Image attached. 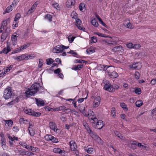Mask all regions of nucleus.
<instances>
[{
    "mask_svg": "<svg viewBox=\"0 0 156 156\" xmlns=\"http://www.w3.org/2000/svg\"><path fill=\"white\" fill-rule=\"evenodd\" d=\"M110 70H108L107 72L108 76L112 78H115L117 77L118 76V74L115 71H113L111 72L109 71Z\"/></svg>",
    "mask_w": 156,
    "mask_h": 156,
    "instance_id": "14",
    "label": "nucleus"
},
{
    "mask_svg": "<svg viewBox=\"0 0 156 156\" xmlns=\"http://www.w3.org/2000/svg\"><path fill=\"white\" fill-rule=\"evenodd\" d=\"M37 2H35L32 6L31 8L28 10L27 12L28 14H30L34 12L36 9V7L38 4Z\"/></svg>",
    "mask_w": 156,
    "mask_h": 156,
    "instance_id": "17",
    "label": "nucleus"
},
{
    "mask_svg": "<svg viewBox=\"0 0 156 156\" xmlns=\"http://www.w3.org/2000/svg\"><path fill=\"white\" fill-rule=\"evenodd\" d=\"M44 87L41 86L39 83H35L33 84L31 87L27 89L25 93V95L27 97H30L33 96L38 91L40 92L43 91Z\"/></svg>",
    "mask_w": 156,
    "mask_h": 156,
    "instance_id": "2",
    "label": "nucleus"
},
{
    "mask_svg": "<svg viewBox=\"0 0 156 156\" xmlns=\"http://www.w3.org/2000/svg\"><path fill=\"white\" fill-rule=\"evenodd\" d=\"M69 144L71 150L73 151H75L77 146L75 141L73 140H71L69 142Z\"/></svg>",
    "mask_w": 156,
    "mask_h": 156,
    "instance_id": "13",
    "label": "nucleus"
},
{
    "mask_svg": "<svg viewBox=\"0 0 156 156\" xmlns=\"http://www.w3.org/2000/svg\"><path fill=\"white\" fill-rule=\"evenodd\" d=\"M134 92L136 94H140L141 93V90L140 88H136L135 89Z\"/></svg>",
    "mask_w": 156,
    "mask_h": 156,
    "instance_id": "41",
    "label": "nucleus"
},
{
    "mask_svg": "<svg viewBox=\"0 0 156 156\" xmlns=\"http://www.w3.org/2000/svg\"><path fill=\"white\" fill-rule=\"evenodd\" d=\"M87 116L90 121L93 123H95L98 121L96 116L94 112L91 110H89L88 112Z\"/></svg>",
    "mask_w": 156,
    "mask_h": 156,
    "instance_id": "4",
    "label": "nucleus"
},
{
    "mask_svg": "<svg viewBox=\"0 0 156 156\" xmlns=\"http://www.w3.org/2000/svg\"><path fill=\"white\" fill-rule=\"evenodd\" d=\"M9 71V69H8L7 67L4 68V72H2L0 73V77H2L4 74H5Z\"/></svg>",
    "mask_w": 156,
    "mask_h": 156,
    "instance_id": "28",
    "label": "nucleus"
},
{
    "mask_svg": "<svg viewBox=\"0 0 156 156\" xmlns=\"http://www.w3.org/2000/svg\"><path fill=\"white\" fill-rule=\"evenodd\" d=\"M35 57V55L34 54H30L27 55V60L34 58Z\"/></svg>",
    "mask_w": 156,
    "mask_h": 156,
    "instance_id": "33",
    "label": "nucleus"
},
{
    "mask_svg": "<svg viewBox=\"0 0 156 156\" xmlns=\"http://www.w3.org/2000/svg\"><path fill=\"white\" fill-rule=\"evenodd\" d=\"M69 48V46H65L62 44L57 45L53 48L52 52L56 53H62L65 49L68 48Z\"/></svg>",
    "mask_w": 156,
    "mask_h": 156,
    "instance_id": "3",
    "label": "nucleus"
},
{
    "mask_svg": "<svg viewBox=\"0 0 156 156\" xmlns=\"http://www.w3.org/2000/svg\"><path fill=\"white\" fill-rule=\"evenodd\" d=\"M83 124L84 126L86 129L87 130V132L88 133H90L91 130L88 124L86 123V121L83 122Z\"/></svg>",
    "mask_w": 156,
    "mask_h": 156,
    "instance_id": "21",
    "label": "nucleus"
},
{
    "mask_svg": "<svg viewBox=\"0 0 156 156\" xmlns=\"http://www.w3.org/2000/svg\"><path fill=\"white\" fill-rule=\"evenodd\" d=\"M121 48L122 47L121 46H116L114 47L112 49V50L114 52H117L120 51Z\"/></svg>",
    "mask_w": 156,
    "mask_h": 156,
    "instance_id": "31",
    "label": "nucleus"
},
{
    "mask_svg": "<svg viewBox=\"0 0 156 156\" xmlns=\"http://www.w3.org/2000/svg\"><path fill=\"white\" fill-rule=\"evenodd\" d=\"M28 131L30 135L31 136H34L35 134V131L33 130H31L30 127H28Z\"/></svg>",
    "mask_w": 156,
    "mask_h": 156,
    "instance_id": "42",
    "label": "nucleus"
},
{
    "mask_svg": "<svg viewBox=\"0 0 156 156\" xmlns=\"http://www.w3.org/2000/svg\"><path fill=\"white\" fill-rule=\"evenodd\" d=\"M135 78L137 79H138L140 78V74L139 72H136L135 73Z\"/></svg>",
    "mask_w": 156,
    "mask_h": 156,
    "instance_id": "59",
    "label": "nucleus"
},
{
    "mask_svg": "<svg viewBox=\"0 0 156 156\" xmlns=\"http://www.w3.org/2000/svg\"><path fill=\"white\" fill-rule=\"evenodd\" d=\"M66 107L64 105L58 107L56 109L57 111H62Z\"/></svg>",
    "mask_w": 156,
    "mask_h": 156,
    "instance_id": "52",
    "label": "nucleus"
},
{
    "mask_svg": "<svg viewBox=\"0 0 156 156\" xmlns=\"http://www.w3.org/2000/svg\"><path fill=\"white\" fill-rule=\"evenodd\" d=\"M115 109L114 107H113L112 108L111 113L113 116H115Z\"/></svg>",
    "mask_w": 156,
    "mask_h": 156,
    "instance_id": "57",
    "label": "nucleus"
},
{
    "mask_svg": "<svg viewBox=\"0 0 156 156\" xmlns=\"http://www.w3.org/2000/svg\"><path fill=\"white\" fill-rule=\"evenodd\" d=\"M88 133L91 137L95 140H96L97 138L98 137V136L96 135L95 133L93 132L92 130L90 133Z\"/></svg>",
    "mask_w": 156,
    "mask_h": 156,
    "instance_id": "23",
    "label": "nucleus"
},
{
    "mask_svg": "<svg viewBox=\"0 0 156 156\" xmlns=\"http://www.w3.org/2000/svg\"><path fill=\"white\" fill-rule=\"evenodd\" d=\"M80 10L83 12L86 10L85 5L84 3H80L79 6Z\"/></svg>",
    "mask_w": 156,
    "mask_h": 156,
    "instance_id": "24",
    "label": "nucleus"
},
{
    "mask_svg": "<svg viewBox=\"0 0 156 156\" xmlns=\"http://www.w3.org/2000/svg\"><path fill=\"white\" fill-rule=\"evenodd\" d=\"M120 106L124 110L127 111L128 110V108L127 107L126 105L124 103H122L120 104Z\"/></svg>",
    "mask_w": 156,
    "mask_h": 156,
    "instance_id": "38",
    "label": "nucleus"
},
{
    "mask_svg": "<svg viewBox=\"0 0 156 156\" xmlns=\"http://www.w3.org/2000/svg\"><path fill=\"white\" fill-rule=\"evenodd\" d=\"M75 37L72 36L71 35L69 36L68 37V39L69 42L70 43L73 42Z\"/></svg>",
    "mask_w": 156,
    "mask_h": 156,
    "instance_id": "35",
    "label": "nucleus"
},
{
    "mask_svg": "<svg viewBox=\"0 0 156 156\" xmlns=\"http://www.w3.org/2000/svg\"><path fill=\"white\" fill-rule=\"evenodd\" d=\"M124 25L127 28L132 29L133 28L132 24L131 23L129 20H126L124 22Z\"/></svg>",
    "mask_w": 156,
    "mask_h": 156,
    "instance_id": "16",
    "label": "nucleus"
},
{
    "mask_svg": "<svg viewBox=\"0 0 156 156\" xmlns=\"http://www.w3.org/2000/svg\"><path fill=\"white\" fill-rule=\"evenodd\" d=\"M86 62V61L84 60L81 59H76L75 61V62L77 63H84Z\"/></svg>",
    "mask_w": 156,
    "mask_h": 156,
    "instance_id": "54",
    "label": "nucleus"
},
{
    "mask_svg": "<svg viewBox=\"0 0 156 156\" xmlns=\"http://www.w3.org/2000/svg\"><path fill=\"white\" fill-rule=\"evenodd\" d=\"M71 16H72V18L75 19V20L76 19H78L77 17V14L75 12H72L71 14Z\"/></svg>",
    "mask_w": 156,
    "mask_h": 156,
    "instance_id": "49",
    "label": "nucleus"
},
{
    "mask_svg": "<svg viewBox=\"0 0 156 156\" xmlns=\"http://www.w3.org/2000/svg\"><path fill=\"white\" fill-rule=\"evenodd\" d=\"M66 5L68 8H71L72 6L74 5L75 4L74 0H68L66 2Z\"/></svg>",
    "mask_w": 156,
    "mask_h": 156,
    "instance_id": "18",
    "label": "nucleus"
},
{
    "mask_svg": "<svg viewBox=\"0 0 156 156\" xmlns=\"http://www.w3.org/2000/svg\"><path fill=\"white\" fill-rule=\"evenodd\" d=\"M83 67V65H78L77 66H74L72 69L73 70H79L82 69Z\"/></svg>",
    "mask_w": 156,
    "mask_h": 156,
    "instance_id": "20",
    "label": "nucleus"
},
{
    "mask_svg": "<svg viewBox=\"0 0 156 156\" xmlns=\"http://www.w3.org/2000/svg\"><path fill=\"white\" fill-rule=\"evenodd\" d=\"M131 144L132 145H136V146H137L138 147H141V146H142L141 143H138L136 141H132L131 142Z\"/></svg>",
    "mask_w": 156,
    "mask_h": 156,
    "instance_id": "36",
    "label": "nucleus"
},
{
    "mask_svg": "<svg viewBox=\"0 0 156 156\" xmlns=\"http://www.w3.org/2000/svg\"><path fill=\"white\" fill-rule=\"evenodd\" d=\"M19 144L25 148H26L27 147V144L25 142H20L19 143Z\"/></svg>",
    "mask_w": 156,
    "mask_h": 156,
    "instance_id": "60",
    "label": "nucleus"
},
{
    "mask_svg": "<svg viewBox=\"0 0 156 156\" xmlns=\"http://www.w3.org/2000/svg\"><path fill=\"white\" fill-rule=\"evenodd\" d=\"M105 41L106 43L109 44H116L115 41H112L111 40H106Z\"/></svg>",
    "mask_w": 156,
    "mask_h": 156,
    "instance_id": "44",
    "label": "nucleus"
},
{
    "mask_svg": "<svg viewBox=\"0 0 156 156\" xmlns=\"http://www.w3.org/2000/svg\"><path fill=\"white\" fill-rule=\"evenodd\" d=\"M87 98V97L85 98H80L78 99L77 101L79 103H81L84 101V99H86Z\"/></svg>",
    "mask_w": 156,
    "mask_h": 156,
    "instance_id": "63",
    "label": "nucleus"
},
{
    "mask_svg": "<svg viewBox=\"0 0 156 156\" xmlns=\"http://www.w3.org/2000/svg\"><path fill=\"white\" fill-rule=\"evenodd\" d=\"M7 135L8 138L10 140L9 141V143L10 144L12 145L13 144V142L14 140L13 137H12L9 134H7Z\"/></svg>",
    "mask_w": 156,
    "mask_h": 156,
    "instance_id": "32",
    "label": "nucleus"
},
{
    "mask_svg": "<svg viewBox=\"0 0 156 156\" xmlns=\"http://www.w3.org/2000/svg\"><path fill=\"white\" fill-rule=\"evenodd\" d=\"M45 139L48 141H51L54 143H57L58 140L56 139L55 137L51 135H46L44 136Z\"/></svg>",
    "mask_w": 156,
    "mask_h": 156,
    "instance_id": "8",
    "label": "nucleus"
},
{
    "mask_svg": "<svg viewBox=\"0 0 156 156\" xmlns=\"http://www.w3.org/2000/svg\"><path fill=\"white\" fill-rule=\"evenodd\" d=\"M141 47V46L140 44H136L133 45V48L135 49H139Z\"/></svg>",
    "mask_w": 156,
    "mask_h": 156,
    "instance_id": "62",
    "label": "nucleus"
},
{
    "mask_svg": "<svg viewBox=\"0 0 156 156\" xmlns=\"http://www.w3.org/2000/svg\"><path fill=\"white\" fill-rule=\"evenodd\" d=\"M43 61L42 59H40L39 60V64L38 65L39 68H41L43 64Z\"/></svg>",
    "mask_w": 156,
    "mask_h": 156,
    "instance_id": "53",
    "label": "nucleus"
},
{
    "mask_svg": "<svg viewBox=\"0 0 156 156\" xmlns=\"http://www.w3.org/2000/svg\"><path fill=\"white\" fill-rule=\"evenodd\" d=\"M53 151L54 152L59 154H62L63 153V151L58 148H55L53 149Z\"/></svg>",
    "mask_w": 156,
    "mask_h": 156,
    "instance_id": "25",
    "label": "nucleus"
},
{
    "mask_svg": "<svg viewBox=\"0 0 156 156\" xmlns=\"http://www.w3.org/2000/svg\"><path fill=\"white\" fill-rule=\"evenodd\" d=\"M21 17V15L20 14L17 13V14L15 16V17L14 18V21H17Z\"/></svg>",
    "mask_w": 156,
    "mask_h": 156,
    "instance_id": "51",
    "label": "nucleus"
},
{
    "mask_svg": "<svg viewBox=\"0 0 156 156\" xmlns=\"http://www.w3.org/2000/svg\"><path fill=\"white\" fill-rule=\"evenodd\" d=\"M138 63H133L132 65L130 66V67L132 68H133L134 69H138Z\"/></svg>",
    "mask_w": 156,
    "mask_h": 156,
    "instance_id": "40",
    "label": "nucleus"
},
{
    "mask_svg": "<svg viewBox=\"0 0 156 156\" xmlns=\"http://www.w3.org/2000/svg\"><path fill=\"white\" fill-rule=\"evenodd\" d=\"M46 64L48 65H50L52 64L54 61L51 58H48L46 60Z\"/></svg>",
    "mask_w": 156,
    "mask_h": 156,
    "instance_id": "39",
    "label": "nucleus"
},
{
    "mask_svg": "<svg viewBox=\"0 0 156 156\" xmlns=\"http://www.w3.org/2000/svg\"><path fill=\"white\" fill-rule=\"evenodd\" d=\"M19 2V0H14L11 5H12V6L13 7H15Z\"/></svg>",
    "mask_w": 156,
    "mask_h": 156,
    "instance_id": "48",
    "label": "nucleus"
},
{
    "mask_svg": "<svg viewBox=\"0 0 156 156\" xmlns=\"http://www.w3.org/2000/svg\"><path fill=\"white\" fill-rule=\"evenodd\" d=\"M96 34H97L99 36L102 37H108V36H107L105 34L101 33H96Z\"/></svg>",
    "mask_w": 156,
    "mask_h": 156,
    "instance_id": "50",
    "label": "nucleus"
},
{
    "mask_svg": "<svg viewBox=\"0 0 156 156\" xmlns=\"http://www.w3.org/2000/svg\"><path fill=\"white\" fill-rule=\"evenodd\" d=\"M44 18L50 22H51L52 20V17L50 14L46 15L45 16Z\"/></svg>",
    "mask_w": 156,
    "mask_h": 156,
    "instance_id": "26",
    "label": "nucleus"
},
{
    "mask_svg": "<svg viewBox=\"0 0 156 156\" xmlns=\"http://www.w3.org/2000/svg\"><path fill=\"white\" fill-rule=\"evenodd\" d=\"M105 84V89L107 91L112 92L114 91V88L113 86L109 82L106 80H104Z\"/></svg>",
    "mask_w": 156,
    "mask_h": 156,
    "instance_id": "5",
    "label": "nucleus"
},
{
    "mask_svg": "<svg viewBox=\"0 0 156 156\" xmlns=\"http://www.w3.org/2000/svg\"><path fill=\"white\" fill-rule=\"evenodd\" d=\"M97 142L100 144H103V141L98 136L97 139L96 140Z\"/></svg>",
    "mask_w": 156,
    "mask_h": 156,
    "instance_id": "56",
    "label": "nucleus"
},
{
    "mask_svg": "<svg viewBox=\"0 0 156 156\" xmlns=\"http://www.w3.org/2000/svg\"><path fill=\"white\" fill-rule=\"evenodd\" d=\"M11 51L10 48L9 46H7L5 48L3 49L0 51V54L4 53L6 54Z\"/></svg>",
    "mask_w": 156,
    "mask_h": 156,
    "instance_id": "19",
    "label": "nucleus"
},
{
    "mask_svg": "<svg viewBox=\"0 0 156 156\" xmlns=\"http://www.w3.org/2000/svg\"><path fill=\"white\" fill-rule=\"evenodd\" d=\"M30 45V44L29 43H27L20 47V49L21 50H22V51H23L27 48V47L29 46Z\"/></svg>",
    "mask_w": 156,
    "mask_h": 156,
    "instance_id": "37",
    "label": "nucleus"
},
{
    "mask_svg": "<svg viewBox=\"0 0 156 156\" xmlns=\"http://www.w3.org/2000/svg\"><path fill=\"white\" fill-rule=\"evenodd\" d=\"M4 121L6 123L8 124V126L11 127L13 123V122L12 120H4Z\"/></svg>",
    "mask_w": 156,
    "mask_h": 156,
    "instance_id": "34",
    "label": "nucleus"
},
{
    "mask_svg": "<svg viewBox=\"0 0 156 156\" xmlns=\"http://www.w3.org/2000/svg\"><path fill=\"white\" fill-rule=\"evenodd\" d=\"M11 40L12 44L14 45L16 44V35H13L11 37Z\"/></svg>",
    "mask_w": 156,
    "mask_h": 156,
    "instance_id": "27",
    "label": "nucleus"
},
{
    "mask_svg": "<svg viewBox=\"0 0 156 156\" xmlns=\"http://www.w3.org/2000/svg\"><path fill=\"white\" fill-rule=\"evenodd\" d=\"M81 21L79 19H77L76 20V25L77 28L80 30L85 31V28L81 25Z\"/></svg>",
    "mask_w": 156,
    "mask_h": 156,
    "instance_id": "10",
    "label": "nucleus"
},
{
    "mask_svg": "<svg viewBox=\"0 0 156 156\" xmlns=\"http://www.w3.org/2000/svg\"><path fill=\"white\" fill-rule=\"evenodd\" d=\"M27 120L23 118H21L19 120V122L20 123H27Z\"/></svg>",
    "mask_w": 156,
    "mask_h": 156,
    "instance_id": "43",
    "label": "nucleus"
},
{
    "mask_svg": "<svg viewBox=\"0 0 156 156\" xmlns=\"http://www.w3.org/2000/svg\"><path fill=\"white\" fill-rule=\"evenodd\" d=\"M36 103L38 106H43L44 105L45 102L41 98H35Z\"/></svg>",
    "mask_w": 156,
    "mask_h": 156,
    "instance_id": "12",
    "label": "nucleus"
},
{
    "mask_svg": "<svg viewBox=\"0 0 156 156\" xmlns=\"http://www.w3.org/2000/svg\"><path fill=\"white\" fill-rule=\"evenodd\" d=\"M49 125L50 129L55 132H56L58 130V129L57 128L56 125L53 122H50L49 123Z\"/></svg>",
    "mask_w": 156,
    "mask_h": 156,
    "instance_id": "11",
    "label": "nucleus"
},
{
    "mask_svg": "<svg viewBox=\"0 0 156 156\" xmlns=\"http://www.w3.org/2000/svg\"><path fill=\"white\" fill-rule=\"evenodd\" d=\"M135 104L137 107H140L143 105V101L140 100H137Z\"/></svg>",
    "mask_w": 156,
    "mask_h": 156,
    "instance_id": "29",
    "label": "nucleus"
},
{
    "mask_svg": "<svg viewBox=\"0 0 156 156\" xmlns=\"http://www.w3.org/2000/svg\"><path fill=\"white\" fill-rule=\"evenodd\" d=\"M105 124L103 121L101 120L98 121L96 124V128L98 129H102L104 126Z\"/></svg>",
    "mask_w": 156,
    "mask_h": 156,
    "instance_id": "15",
    "label": "nucleus"
},
{
    "mask_svg": "<svg viewBox=\"0 0 156 156\" xmlns=\"http://www.w3.org/2000/svg\"><path fill=\"white\" fill-rule=\"evenodd\" d=\"M74 111L75 110H72L70 108H67L64 110V112L67 114L70 112L73 113Z\"/></svg>",
    "mask_w": 156,
    "mask_h": 156,
    "instance_id": "46",
    "label": "nucleus"
},
{
    "mask_svg": "<svg viewBox=\"0 0 156 156\" xmlns=\"http://www.w3.org/2000/svg\"><path fill=\"white\" fill-rule=\"evenodd\" d=\"M52 5L53 6V7L56 9H59V5L58 3H54L52 4Z\"/></svg>",
    "mask_w": 156,
    "mask_h": 156,
    "instance_id": "58",
    "label": "nucleus"
},
{
    "mask_svg": "<svg viewBox=\"0 0 156 156\" xmlns=\"http://www.w3.org/2000/svg\"><path fill=\"white\" fill-rule=\"evenodd\" d=\"M12 94V91L10 88L5 89L4 91V97L5 99H8L10 98Z\"/></svg>",
    "mask_w": 156,
    "mask_h": 156,
    "instance_id": "7",
    "label": "nucleus"
},
{
    "mask_svg": "<svg viewBox=\"0 0 156 156\" xmlns=\"http://www.w3.org/2000/svg\"><path fill=\"white\" fill-rule=\"evenodd\" d=\"M20 56V59L21 61H22L23 60H27V55H25V54H22Z\"/></svg>",
    "mask_w": 156,
    "mask_h": 156,
    "instance_id": "45",
    "label": "nucleus"
},
{
    "mask_svg": "<svg viewBox=\"0 0 156 156\" xmlns=\"http://www.w3.org/2000/svg\"><path fill=\"white\" fill-rule=\"evenodd\" d=\"M114 133L115 134L121 139L124 140V138L122 136V134L116 131H115Z\"/></svg>",
    "mask_w": 156,
    "mask_h": 156,
    "instance_id": "30",
    "label": "nucleus"
},
{
    "mask_svg": "<svg viewBox=\"0 0 156 156\" xmlns=\"http://www.w3.org/2000/svg\"><path fill=\"white\" fill-rule=\"evenodd\" d=\"M91 23L95 27H98V23L97 22L95 18H92L91 21Z\"/></svg>",
    "mask_w": 156,
    "mask_h": 156,
    "instance_id": "22",
    "label": "nucleus"
},
{
    "mask_svg": "<svg viewBox=\"0 0 156 156\" xmlns=\"http://www.w3.org/2000/svg\"><path fill=\"white\" fill-rule=\"evenodd\" d=\"M101 100V98L99 96L95 97L93 102V107L94 108L98 107L100 105Z\"/></svg>",
    "mask_w": 156,
    "mask_h": 156,
    "instance_id": "9",
    "label": "nucleus"
},
{
    "mask_svg": "<svg viewBox=\"0 0 156 156\" xmlns=\"http://www.w3.org/2000/svg\"><path fill=\"white\" fill-rule=\"evenodd\" d=\"M133 45L132 43H129L126 44V46L129 48H132L133 47Z\"/></svg>",
    "mask_w": 156,
    "mask_h": 156,
    "instance_id": "55",
    "label": "nucleus"
},
{
    "mask_svg": "<svg viewBox=\"0 0 156 156\" xmlns=\"http://www.w3.org/2000/svg\"><path fill=\"white\" fill-rule=\"evenodd\" d=\"M24 112L26 114L35 116H39L41 115L40 113L36 112L32 110L29 108L25 109L24 110Z\"/></svg>",
    "mask_w": 156,
    "mask_h": 156,
    "instance_id": "6",
    "label": "nucleus"
},
{
    "mask_svg": "<svg viewBox=\"0 0 156 156\" xmlns=\"http://www.w3.org/2000/svg\"><path fill=\"white\" fill-rule=\"evenodd\" d=\"M13 9L12 8V5H10V6L8 7L6 9V12H9L10 11L12 10Z\"/></svg>",
    "mask_w": 156,
    "mask_h": 156,
    "instance_id": "47",
    "label": "nucleus"
},
{
    "mask_svg": "<svg viewBox=\"0 0 156 156\" xmlns=\"http://www.w3.org/2000/svg\"><path fill=\"white\" fill-rule=\"evenodd\" d=\"M44 87L41 86L39 83H35L33 84L31 87L27 89L25 93V95L27 97H30L33 96L38 91L40 92L43 91Z\"/></svg>",
    "mask_w": 156,
    "mask_h": 156,
    "instance_id": "1",
    "label": "nucleus"
},
{
    "mask_svg": "<svg viewBox=\"0 0 156 156\" xmlns=\"http://www.w3.org/2000/svg\"><path fill=\"white\" fill-rule=\"evenodd\" d=\"M151 114L153 115H156V107L152 110Z\"/></svg>",
    "mask_w": 156,
    "mask_h": 156,
    "instance_id": "64",
    "label": "nucleus"
},
{
    "mask_svg": "<svg viewBox=\"0 0 156 156\" xmlns=\"http://www.w3.org/2000/svg\"><path fill=\"white\" fill-rule=\"evenodd\" d=\"M86 51L87 53L89 54H90L95 52V51L94 50L90 49H87Z\"/></svg>",
    "mask_w": 156,
    "mask_h": 156,
    "instance_id": "61",
    "label": "nucleus"
}]
</instances>
